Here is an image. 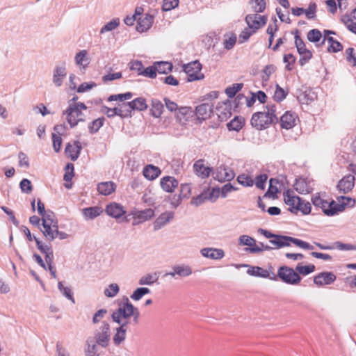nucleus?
<instances>
[{
    "label": "nucleus",
    "mask_w": 356,
    "mask_h": 356,
    "mask_svg": "<svg viewBox=\"0 0 356 356\" xmlns=\"http://www.w3.org/2000/svg\"><path fill=\"white\" fill-rule=\"evenodd\" d=\"M111 318L119 325L127 323V325L135 327L139 323L140 312L128 298H125L119 307L112 313Z\"/></svg>",
    "instance_id": "nucleus-1"
},
{
    "label": "nucleus",
    "mask_w": 356,
    "mask_h": 356,
    "mask_svg": "<svg viewBox=\"0 0 356 356\" xmlns=\"http://www.w3.org/2000/svg\"><path fill=\"white\" fill-rule=\"evenodd\" d=\"M277 278H280L283 282L291 285L298 284L301 281V277L296 270L286 266H280L277 275L273 273L270 280L276 281Z\"/></svg>",
    "instance_id": "nucleus-2"
},
{
    "label": "nucleus",
    "mask_w": 356,
    "mask_h": 356,
    "mask_svg": "<svg viewBox=\"0 0 356 356\" xmlns=\"http://www.w3.org/2000/svg\"><path fill=\"white\" fill-rule=\"evenodd\" d=\"M269 242L275 245L277 248L290 246V243H293L301 248L309 250H314V246L309 243L289 236L276 234L275 238L270 239Z\"/></svg>",
    "instance_id": "nucleus-3"
},
{
    "label": "nucleus",
    "mask_w": 356,
    "mask_h": 356,
    "mask_svg": "<svg viewBox=\"0 0 356 356\" xmlns=\"http://www.w3.org/2000/svg\"><path fill=\"white\" fill-rule=\"evenodd\" d=\"M92 339L101 347L106 348L111 340L110 324L106 321H103L102 325L95 330Z\"/></svg>",
    "instance_id": "nucleus-4"
},
{
    "label": "nucleus",
    "mask_w": 356,
    "mask_h": 356,
    "mask_svg": "<svg viewBox=\"0 0 356 356\" xmlns=\"http://www.w3.org/2000/svg\"><path fill=\"white\" fill-rule=\"evenodd\" d=\"M251 125L257 130H263L268 128L273 122V118L269 116L268 113L264 112L254 113L250 120Z\"/></svg>",
    "instance_id": "nucleus-5"
},
{
    "label": "nucleus",
    "mask_w": 356,
    "mask_h": 356,
    "mask_svg": "<svg viewBox=\"0 0 356 356\" xmlns=\"http://www.w3.org/2000/svg\"><path fill=\"white\" fill-rule=\"evenodd\" d=\"M63 114L66 115L67 122L71 128L75 127L79 122H85L86 120L83 118V113L81 110H79V108L75 106V104H70Z\"/></svg>",
    "instance_id": "nucleus-6"
},
{
    "label": "nucleus",
    "mask_w": 356,
    "mask_h": 356,
    "mask_svg": "<svg viewBox=\"0 0 356 356\" xmlns=\"http://www.w3.org/2000/svg\"><path fill=\"white\" fill-rule=\"evenodd\" d=\"M202 65L199 60L192 61L184 65V71L186 73L189 82L202 80L204 76L201 73Z\"/></svg>",
    "instance_id": "nucleus-7"
},
{
    "label": "nucleus",
    "mask_w": 356,
    "mask_h": 356,
    "mask_svg": "<svg viewBox=\"0 0 356 356\" xmlns=\"http://www.w3.org/2000/svg\"><path fill=\"white\" fill-rule=\"evenodd\" d=\"M245 22L249 29L256 32L259 29L266 24L267 17L265 15L261 16L257 13L249 14L245 17Z\"/></svg>",
    "instance_id": "nucleus-8"
},
{
    "label": "nucleus",
    "mask_w": 356,
    "mask_h": 356,
    "mask_svg": "<svg viewBox=\"0 0 356 356\" xmlns=\"http://www.w3.org/2000/svg\"><path fill=\"white\" fill-rule=\"evenodd\" d=\"M124 104H126V103H122V104H119L118 107L113 108L103 106L102 108L105 111L107 117L109 118H113L115 115L120 116L122 118H130L132 115L130 113V111L124 106Z\"/></svg>",
    "instance_id": "nucleus-9"
},
{
    "label": "nucleus",
    "mask_w": 356,
    "mask_h": 356,
    "mask_svg": "<svg viewBox=\"0 0 356 356\" xmlns=\"http://www.w3.org/2000/svg\"><path fill=\"white\" fill-rule=\"evenodd\" d=\"M284 203L289 206V211L292 213H296L298 211V202L299 196L294 195L293 191L287 189L283 193Z\"/></svg>",
    "instance_id": "nucleus-10"
},
{
    "label": "nucleus",
    "mask_w": 356,
    "mask_h": 356,
    "mask_svg": "<svg viewBox=\"0 0 356 356\" xmlns=\"http://www.w3.org/2000/svg\"><path fill=\"white\" fill-rule=\"evenodd\" d=\"M337 279L336 275L332 272H322L314 277V282L321 286L333 283Z\"/></svg>",
    "instance_id": "nucleus-11"
},
{
    "label": "nucleus",
    "mask_w": 356,
    "mask_h": 356,
    "mask_svg": "<svg viewBox=\"0 0 356 356\" xmlns=\"http://www.w3.org/2000/svg\"><path fill=\"white\" fill-rule=\"evenodd\" d=\"M124 106L130 111L131 114L132 111H144L147 110L148 107L146 99L143 97L136 98L126 103Z\"/></svg>",
    "instance_id": "nucleus-12"
},
{
    "label": "nucleus",
    "mask_w": 356,
    "mask_h": 356,
    "mask_svg": "<svg viewBox=\"0 0 356 356\" xmlns=\"http://www.w3.org/2000/svg\"><path fill=\"white\" fill-rule=\"evenodd\" d=\"M154 216V211L152 209H146L137 211L134 214L133 225H139L151 219Z\"/></svg>",
    "instance_id": "nucleus-13"
},
{
    "label": "nucleus",
    "mask_w": 356,
    "mask_h": 356,
    "mask_svg": "<svg viewBox=\"0 0 356 356\" xmlns=\"http://www.w3.org/2000/svg\"><path fill=\"white\" fill-rule=\"evenodd\" d=\"M174 212L165 211L162 213L154 222V230L157 231L165 226L174 218Z\"/></svg>",
    "instance_id": "nucleus-14"
},
{
    "label": "nucleus",
    "mask_w": 356,
    "mask_h": 356,
    "mask_svg": "<svg viewBox=\"0 0 356 356\" xmlns=\"http://www.w3.org/2000/svg\"><path fill=\"white\" fill-rule=\"evenodd\" d=\"M67 75L65 63H63L60 65H56L53 73V83L57 87H60L63 84V79Z\"/></svg>",
    "instance_id": "nucleus-15"
},
{
    "label": "nucleus",
    "mask_w": 356,
    "mask_h": 356,
    "mask_svg": "<svg viewBox=\"0 0 356 356\" xmlns=\"http://www.w3.org/2000/svg\"><path fill=\"white\" fill-rule=\"evenodd\" d=\"M355 179V177L352 175L345 176L339 181L337 188L343 193H348L354 186Z\"/></svg>",
    "instance_id": "nucleus-16"
},
{
    "label": "nucleus",
    "mask_w": 356,
    "mask_h": 356,
    "mask_svg": "<svg viewBox=\"0 0 356 356\" xmlns=\"http://www.w3.org/2000/svg\"><path fill=\"white\" fill-rule=\"evenodd\" d=\"M106 213L111 217L114 218H120L125 213L123 207L116 202L108 204L106 207Z\"/></svg>",
    "instance_id": "nucleus-17"
},
{
    "label": "nucleus",
    "mask_w": 356,
    "mask_h": 356,
    "mask_svg": "<svg viewBox=\"0 0 356 356\" xmlns=\"http://www.w3.org/2000/svg\"><path fill=\"white\" fill-rule=\"evenodd\" d=\"M81 149L82 147L80 142L74 141V145H71L70 143L66 145L65 152L72 161H75L79 158Z\"/></svg>",
    "instance_id": "nucleus-18"
},
{
    "label": "nucleus",
    "mask_w": 356,
    "mask_h": 356,
    "mask_svg": "<svg viewBox=\"0 0 356 356\" xmlns=\"http://www.w3.org/2000/svg\"><path fill=\"white\" fill-rule=\"evenodd\" d=\"M162 189L167 193H172L178 186V181L173 177L165 176L161 179L160 181Z\"/></svg>",
    "instance_id": "nucleus-19"
},
{
    "label": "nucleus",
    "mask_w": 356,
    "mask_h": 356,
    "mask_svg": "<svg viewBox=\"0 0 356 356\" xmlns=\"http://www.w3.org/2000/svg\"><path fill=\"white\" fill-rule=\"evenodd\" d=\"M154 22V16L151 14H145L143 18H139L138 20L136 30L140 33H143L149 30Z\"/></svg>",
    "instance_id": "nucleus-20"
},
{
    "label": "nucleus",
    "mask_w": 356,
    "mask_h": 356,
    "mask_svg": "<svg viewBox=\"0 0 356 356\" xmlns=\"http://www.w3.org/2000/svg\"><path fill=\"white\" fill-rule=\"evenodd\" d=\"M191 193V187L190 184H182L180 186V193L178 195H175L171 204L175 207H177L180 202L181 201L182 198H188Z\"/></svg>",
    "instance_id": "nucleus-21"
},
{
    "label": "nucleus",
    "mask_w": 356,
    "mask_h": 356,
    "mask_svg": "<svg viewBox=\"0 0 356 356\" xmlns=\"http://www.w3.org/2000/svg\"><path fill=\"white\" fill-rule=\"evenodd\" d=\"M213 113V105L209 103H203L195 108V114L198 119L206 120Z\"/></svg>",
    "instance_id": "nucleus-22"
},
{
    "label": "nucleus",
    "mask_w": 356,
    "mask_h": 356,
    "mask_svg": "<svg viewBox=\"0 0 356 356\" xmlns=\"http://www.w3.org/2000/svg\"><path fill=\"white\" fill-rule=\"evenodd\" d=\"M116 328V332L113 337V343L115 346H120L126 339L127 332L130 326L127 323L119 325Z\"/></svg>",
    "instance_id": "nucleus-23"
},
{
    "label": "nucleus",
    "mask_w": 356,
    "mask_h": 356,
    "mask_svg": "<svg viewBox=\"0 0 356 356\" xmlns=\"http://www.w3.org/2000/svg\"><path fill=\"white\" fill-rule=\"evenodd\" d=\"M348 203L337 204L334 200H332L327 204V209H325V215L327 216H333L339 212L343 211Z\"/></svg>",
    "instance_id": "nucleus-24"
},
{
    "label": "nucleus",
    "mask_w": 356,
    "mask_h": 356,
    "mask_svg": "<svg viewBox=\"0 0 356 356\" xmlns=\"http://www.w3.org/2000/svg\"><path fill=\"white\" fill-rule=\"evenodd\" d=\"M200 252L203 257L212 259H220L225 256L222 249L204 248L201 250Z\"/></svg>",
    "instance_id": "nucleus-25"
},
{
    "label": "nucleus",
    "mask_w": 356,
    "mask_h": 356,
    "mask_svg": "<svg viewBox=\"0 0 356 356\" xmlns=\"http://www.w3.org/2000/svg\"><path fill=\"white\" fill-rule=\"evenodd\" d=\"M316 98V95L311 89H306L305 90H299L297 95L298 101L300 104H309L314 102Z\"/></svg>",
    "instance_id": "nucleus-26"
},
{
    "label": "nucleus",
    "mask_w": 356,
    "mask_h": 356,
    "mask_svg": "<svg viewBox=\"0 0 356 356\" xmlns=\"http://www.w3.org/2000/svg\"><path fill=\"white\" fill-rule=\"evenodd\" d=\"M193 169L196 175L202 178L208 177L211 172V168L209 167H205L204 165V161L202 159L197 161L193 164Z\"/></svg>",
    "instance_id": "nucleus-27"
},
{
    "label": "nucleus",
    "mask_w": 356,
    "mask_h": 356,
    "mask_svg": "<svg viewBox=\"0 0 356 356\" xmlns=\"http://www.w3.org/2000/svg\"><path fill=\"white\" fill-rule=\"evenodd\" d=\"M161 171L159 168L152 164L147 165L143 170V176L148 180H154L157 178Z\"/></svg>",
    "instance_id": "nucleus-28"
},
{
    "label": "nucleus",
    "mask_w": 356,
    "mask_h": 356,
    "mask_svg": "<svg viewBox=\"0 0 356 356\" xmlns=\"http://www.w3.org/2000/svg\"><path fill=\"white\" fill-rule=\"evenodd\" d=\"M115 184L109 181L98 184L97 189L100 194L103 195H109L115 191Z\"/></svg>",
    "instance_id": "nucleus-29"
},
{
    "label": "nucleus",
    "mask_w": 356,
    "mask_h": 356,
    "mask_svg": "<svg viewBox=\"0 0 356 356\" xmlns=\"http://www.w3.org/2000/svg\"><path fill=\"white\" fill-rule=\"evenodd\" d=\"M103 212V209L97 206L86 207L82 209V214L86 220H93Z\"/></svg>",
    "instance_id": "nucleus-30"
},
{
    "label": "nucleus",
    "mask_w": 356,
    "mask_h": 356,
    "mask_svg": "<svg viewBox=\"0 0 356 356\" xmlns=\"http://www.w3.org/2000/svg\"><path fill=\"white\" fill-rule=\"evenodd\" d=\"M231 103L229 102H222V105L218 106L216 107L217 115L221 121L226 120L230 115L232 113L230 111Z\"/></svg>",
    "instance_id": "nucleus-31"
},
{
    "label": "nucleus",
    "mask_w": 356,
    "mask_h": 356,
    "mask_svg": "<svg viewBox=\"0 0 356 356\" xmlns=\"http://www.w3.org/2000/svg\"><path fill=\"white\" fill-rule=\"evenodd\" d=\"M296 116L290 113L289 111L286 112L280 118V124L282 128L289 129L295 125Z\"/></svg>",
    "instance_id": "nucleus-32"
},
{
    "label": "nucleus",
    "mask_w": 356,
    "mask_h": 356,
    "mask_svg": "<svg viewBox=\"0 0 356 356\" xmlns=\"http://www.w3.org/2000/svg\"><path fill=\"white\" fill-rule=\"evenodd\" d=\"M234 176L235 175L233 170L226 168H220V170H218L215 179H218L220 182H222L232 180L234 179Z\"/></svg>",
    "instance_id": "nucleus-33"
},
{
    "label": "nucleus",
    "mask_w": 356,
    "mask_h": 356,
    "mask_svg": "<svg viewBox=\"0 0 356 356\" xmlns=\"http://www.w3.org/2000/svg\"><path fill=\"white\" fill-rule=\"evenodd\" d=\"M247 273L250 275L254 277H260L263 278H269L272 277L270 276V273L268 270L264 269L259 266H254L251 267L247 270Z\"/></svg>",
    "instance_id": "nucleus-34"
},
{
    "label": "nucleus",
    "mask_w": 356,
    "mask_h": 356,
    "mask_svg": "<svg viewBox=\"0 0 356 356\" xmlns=\"http://www.w3.org/2000/svg\"><path fill=\"white\" fill-rule=\"evenodd\" d=\"M163 104L162 102L156 99H153L152 100V107L150 109L151 114L154 118H159L163 111Z\"/></svg>",
    "instance_id": "nucleus-35"
},
{
    "label": "nucleus",
    "mask_w": 356,
    "mask_h": 356,
    "mask_svg": "<svg viewBox=\"0 0 356 356\" xmlns=\"http://www.w3.org/2000/svg\"><path fill=\"white\" fill-rule=\"evenodd\" d=\"M244 122L245 120L243 118L236 116L233 120L227 123V127L229 131H238L243 127Z\"/></svg>",
    "instance_id": "nucleus-36"
},
{
    "label": "nucleus",
    "mask_w": 356,
    "mask_h": 356,
    "mask_svg": "<svg viewBox=\"0 0 356 356\" xmlns=\"http://www.w3.org/2000/svg\"><path fill=\"white\" fill-rule=\"evenodd\" d=\"M178 276L184 277L191 275L193 273L192 268L188 265H175L172 267Z\"/></svg>",
    "instance_id": "nucleus-37"
},
{
    "label": "nucleus",
    "mask_w": 356,
    "mask_h": 356,
    "mask_svg": "<svg viewBox=\"0 0 356 356\" xmlns=\"http://www.w3.org/2000/svg\"><path fill=\"white\" fill-rule=\"evenodd\" d=\"M156 67V72L159 74H168L172 70L173 66L171 63L166 61H160L154 63Z\"/></svg>",
    "instance_id": "nucleus-38"
},
{
    "label": "nucleus",
    "mask_w": 356,
    "mask_h": 356,
    "mask_svg": "<svg viewBox=\"0 0 356 356\" xmlns=\"http://www.w3.org/2000/svg\"><path fill=\"white\" fill-rule=\"evenodd\" d=\"M44 236L48 241H53L54 239L57 238V234L56 232H58V229H52L49 225L44 223V228L41 230Z\"/></svg>",
    "instance_id": "nucleus-39"
},
{
    "label": "nucleus",
    "mask_w": 356,
    "mask_h": 356,
    "mask_svg": "<svg viewBox=\"0 0 356 356\" xmlns=\"http://www.w3.org/2000/svg\"><path fill=\"white\" fill-rule=\"evenodd\" d=\"M105 118H99L88 124V131L90 134H93L97 133L99 129L104 125Z\"/></svg>",
    "instance_id": "nucleus-40"
},
{
    "label": "nucleus",
    "mask_w": 356,
    "mask_h": 356,
    "mask_svg": "<svg viewBox=\"0 0 356 356\" xmlns=\"http://www.w3.org/2000/svg\"><path fill=\"white\" fill-rule=\"evenodd\" d=\"M312 202L314 207L321 208L325 215V209H327V201L322 199L318 193L315 194L312 197Z\"/></svg>",
    "instance_id": "nucleus-41"
},
{
    "label": "nucleus",
    "mask_w": 356,
    "mask_h": 356,
    "mask_svg": "<svg viewBox=\"0 0 356 356\" xmlns=\"http://www.w3.org/2000/svg\"><path fill=\"white\" fill-rule=\"evenodd\" d=\"M278 181L276 179L271 178L269 180V187L268 188V191L264 195V197H272L273 199L277 197V194L279 192L278 188L276 186H275V184H277Z\"/></svg>",
    "instance_id": "nucleus-42"
},
{
    "label": "nucleus",
    "mask_w": 356,
    "mask_h": 356,
    "mask_svg": "<svg viewBox=\"0 0 356 356\" xmlns=\"http://www.w3.org/2000/svg\"><path fill=\"white\" fill-rule=\"evenodd\" d=\"M87 348H86V356H95L97 352V343L92 337H88L86 340Z\"/></svg>",
    "instance_id": "nucleus-43"
},
{
    "label": "nucleus",
    "mask_w": 356,
    "mask_h": 356,
    "mask_svg": "<svg viewBox=\"0 0 356 356\" xmlns=\"http://www.w3.org/2000/svg\"><path fill=\"white\" fill-rule=\"evenodd\" d=\"M120 21L119 18H114L109 22L106 23L100 29V34H104L106 32L112 31L120 25Z\"/></svg>",
    "instance_id": "nucleus-44"
},
{
    "label": "nucleus",
    "mask_w": 356,
    "mask_h": 356,
    "mask_svg": "<svg viewBox=\"0 0 356 356\" xmlns=\"http://www.w3.org/2000/svg\"><path fill=\"white\" fill-rule=\"evenodd\" d=\"M273 248L264 245L263 243L259 242L258 245L254 244L252 248H245V251L249 252L252 254L261 253L264 250H271Z\"/></svg>",
    "instance_id": "nucleus-45"
},
{
    "label": "nucleus",
    "mask_w": 356,
    "mask_h": 356,
    "mask_svg": "<svg viewBox=\"0 0 356 356\" xmlns=\"http://www.w3.org/2000/svg\"><path fill=\"white\" fill-rule=\"evenodd\" d=\"M294 38H295V46L297 49L298 54L303 53L304 51H306L307 49L306 48V45H305L304 41L302 40V39L301 38V37L300 35L299 31L298 29H296V31H295Z\"/></svg>",
    "instance_id": "nucleus-46"
},
{
    "label": "nucleus",
    "mask_w": 356,
    "mask_h": 356,
    "mask_svg": "<svg viewBox=\"0 0 356 356\" xmlns=\"http://www.w3.org/2000/svg\"><path fill=\"white\" fill-rule=\"evenodd\" d=\"M58 289L63 296L71 300L73 303L75 302L74 298L73 297V293L70 287L64 286L62 282H58Z\"/></svg>",
    "instance_id": "nucleus-47"
},
{
    "label": "nucleus",
    "mask_w": 356,
    "mask_h": 356,
    "mask_svg": "<svg viewBox=\"0 0 356 356\" xmlns=\"http://www.w3.org/2000/svg\"><path fill=\"white\" fill-rule=\"evenodd\" d=\"M298 211H301L304 215H307L311 213V204L308 201L302 200L301 197L298 198Z\"/></svg>",
    "instance_id": "nucleus-48"
},
{
    "label": "nucleus",
    "mask_w": 356,
    "mask_h": 356,
    "mask_svg": "<svg viewBox=\"0 0 356 356\" xmlns=\"http://www.w3.org/2000/svg\"><path fill=\"white\" fill-rule=\"evenodd\" d=\"M150 293V290L146 287H139L137 288L133 293L131 295L130 298L135 300H140L145 295Z\"/></svg>",
    "instance_id": "nucleus-49"
},
{
    "label": "nucleus",
    "mask_w": 356,
    "mask_h": 356,
    "mask_svg": "<svg viewBox=\"0 0 356 356\" xmlns=\"http://www.w3.org/2000/svg\"><path fill=\"white\" fill-rule=\"evenodd\" d=\"M193 112L191 107L184 106L178 108L177 113V118L181 121L182 120H186Z\"/></svg>",
    "instance_id": "nucleus-50"
},
{
    "label": "nucleus",
    "mask_w": 356,
    "mask_h": 356,
    "mask_svg": "<svg viewBox=\"0 0 356 356\" xmlns=\"http://www.w3.org/2000/svg\"><path fill=\"white\" fill-rule=\"evenodd\" d=\"M243 86V83H234L225 89V93L229 98H233Z\"/></svg>",
    "instance_id": "nucleus-51"
},
{
    "label": "nucleus",
    "mask_w": 356,
    "mask_h": 356,
    "mask_svg": "<svg viewBox=\"0 0 356 356\" xmlns=\"http://www.w3.org/2000/svg\"><path fill=\"white\" fill-rule=\"evenodd\" d=\"M288 94V91H285L279 84H276L275 91L273 99L275 102L280 103L283 101Z\"/></svg>",
    "instance_id": "nucleus-52"
},
{
    "label": "nucleus",
    "mask_w": 356,
    "mask_h": 356,
    "mask_svg": "<svg viewBox=\"0 0 356 356\" xmlns=\"http://www.w3.org/2000/svg\"><path fill=\"white\" fill-rule=\"evenodd\" d=\"M296 270L298 274L307 275L315 270V266L314 264L302 266L301 264H298L296 267Z\"/></svg>",
    "instance_id": "nucleus-53"
},
{
    "label": "nucleus",
    "mask_w": 356,
    "mask_h": 356,
    "mask_svg": "<svg viewBox=\"0 0 356 356\" xmlns=\"http://www.w3.org/2000/svg\"><path fill=\"white\" fill-rule=\"evenodd\" d=\"M237 181L242 186L245 187L252 186L254 185V179L249 175L241 174L237 177Z\"/></svg>",
    "instance_id": "nucleus-54"
},
{
    "label": "nucleus",
    "mask_w": 356,
    "mask_h": 356,
    "mask_svg": "<svg viewBox=\"0 0 356 356\" xmlns=\"http://www.w3.org/2000/svg\"><path fill=\"white\" fill-rule=\"evenodd\" d=\"M307 38L309 42L316 43L321 39L322 33L318 29H314L307 33Z\"/></svg>",
    "instance_id": "nucleus-55"
},
{
    "label": "nucleus",
    "mask_w": 356,
    "mask_h": 356,
    "mask_svg": "<svg viewBox=\"0 0 356 356\" xmlns=\"http://www.w3.org/2000/svg\"><path fill=\"white\" fill-rule=\"evenodd\" d=\"M268 179V175L265 173L260 174L257 176H256L254 184H255L256 187L261 190H264L266 186V183Z\"/></svg>",
    "instance_id": "nucleus-56"
},
{
    "label": "nucleus",
    "mask_w": 356,
    "mask_h": 356,
    "mask_svg": "<svg viewBox=\"0 0 356 356\" xmlns=\"http://www.w3.org/2000/svg\"><path fill=\"white\" fill-rule=\"evenodd\" d=\"M119 291V286L115 283H113L109 284L108 288L104 290V295L108 298H113L118 293Z\"/></svg>",
    "instance_id": "nucleus-57"
},
{
    "label": "nucleus",
    "mask_w": 356,
    "mask_h": 356,
    "mask_svg": "<svg viewBox=\"0 0 356 356\" xmlns=\"http://www.w3.org/2000/svg\"><path fill=\"white\" fill-rule=\"evenodd\" d=\"M255 243V239L248 235H241L238 238V244L240 245H247L248 248H252L254 245Z\"/></svg>",
    "instance_id": "nucleus-58"
},
{
    "label": "nucleus",
    "mask_w": 356,
    "mask_h": 356,
    "mask_svg": "<svg viewBox=\"0 0 356 356\" xmlns=\"http://www.w3.org/2000/svg\"><path fill=\"white\" fill-rule=\"evenodd\" d=\"M133 97V93L131 92H127L123 94H118V95H111L108 97V101H120L123 102L127 99H129Z\"/></svg>",
    "instance_id": "nucleus-59"
},
{
    "label": "nucleus",
    "mask_w": 356,
    "mask_h": 356,
    "mask_svg": "<svg viewBox=\"0 0 356 356\" xmlns=\"http://www.w3.org/2000/svg\"><path fill=\"white\" fill-rule=\"evenodd\" d=\"M35 242L37 246V248L44 254H49V252H52V247L51 244L45 245L38 238H35Z\"/></svg>",
    "instance_id": "nucleus-60"
},
{
    "label": "nucleus",
    "mask_w": 356,
    "mask_h": 356,
    "mask_svg": "<svg viewBox=\"0 0 356 356\" xmlns=\"http://www.w3.org/2000/svg\"><path fill=\"white\" fill-rule=\"evenodd\" d=\"M179 0H163L162 5V10L170 11L179 6Z\"/></svg>",
    "instance_id": "nucleus-61"
},
{
    "label": "nucleus",
    "mask_w": 356,
    "mask_h": 356,
    "mask_svg": "<svg viewBox=\"0 0 356 356\" xmlns=\"http://www.w3.org/2000/svg\"><path fill=\"white\" fill-rule=\"evenodd\" d=\"M65 172L63 176V179L65 181H70L72 180V177H74V165L72 163H68L65 167Z\"/></svg>",
    "instance_id": "nucleus-62"
},
{
    "label": "nucleus",
    "mask_w": 356,
    "mask_h": 356,
    "mask_svg": "<svg viewBox=\"0 0 356 356\" xmlns=\"http://www.w3.org/2000/svg\"><path fill=\"white\" fill-rule=\"evenodd\" d=\"M276 70V67L273 65H267L264 67V70H262L263 73L264 74L262 75L261 79L264 81H267L269 79L270 76L275 72Z\"/></svg>",
    "instance_id": "nucleus-63"
},
{
    "label": "nucleus",
    "mask_w": 356,
    "mask_h": 356,
    "mask_svg": "<svg viewBox=\"0 0 356 356\" xmlns=\"http://www.w3.org/2000/svg\"><path fill=\"white\" fill-rule=\"evenodd\" d=\"M19 187L22 192L29 194L33 190L31 182L28 179H23L19 183Z\"/></svg>",
    "instance_id": "nucleus-64"
}]
</instances>
